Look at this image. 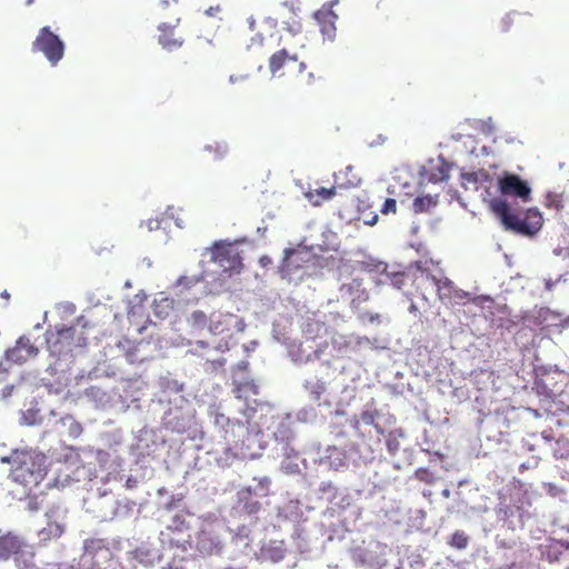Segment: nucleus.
I'll use <instances>...</instances> for the list:
<instances>
[{"mask_svg": "<svg viewBox=\"0 0 569 569\" xmlns=\"http://www.w3.org/2000/svg\"><path fill=\"white\" fill-rule=\"evenodd\" d=\"M259 262L262 267H267L268 264L271 263V258L268 257V256H262L260 259H259Z\"/></svg>", "mask_w": 569, "mask_h": 569, "instance_id": "35", "label": "nucleus"}, {"mask_svg": "<svg viewBox=\"0 0 569 569\" xmlns=\"http://www.w3.org/2000/svg\"><path fill=\"white\" fill-rule=\"evenodd\" d=\"M47 347L54 357H61L72 352L76 348L87 346V337L83 331L78 332L76 327L56 326L46 332Z\"/></svg>", "mask_w": 569, "mask_h": 569, "instance_id": "3", "label": "nucleus"}, {"mask_svg": "<svg viewBox=\"0 0 569 569\" xmlns=\"http://www.w3.org/2000/svg\"><path fill=\"white\" fill-rule=\"evenodd\" d=\"M565 257H569V248L567 249V253L565 254Z\"/></svg>", "mask_w": 569, "mask_h": 569, "instance_id": "45", "label": "nucleus"}, {"mask_svg": "<svg viewBox=\"0 0 569 569\" xmlns=\"http://www.w3.org/2000/svg\"><path fill=\"white\" fill-rule=\"evenodd\" d=\"M1 297L4 298V299H9L10 295L4 290L2 293H1Z\"/></svg>", "mask_w": 569, "mask_h": 569, "instance_id": "40", "label": "nucleus"}, {"mask_svg": "<svg viewBox=\"0 0 569 569\" xmlns=\"http://www.w3.org/2000/svg\"><path fill=\"white\" fill-rule=\"evenodd\" d=\"M208 151H213L217 158H222L228 152V146L226 143L216 142L214 144L207 147Z\"/></svg>", "mask_w": 569, "mask_h": 569, "instance_id": "30", "label": "nucleus"}, {"mask_svg": "<svg viewBox=\"0 0 569 569\" xmlns=\"http://www.w3.org/2000/svg\"><path fill=\"white\" fill-rule=\"evenodd\" d=\"M306 389L309 391L313 400L319 401L326 392V385L320 380L307 381Z\"/></svg>", "mask_w": 569, "mask_h": 569, "instance_id": "24", "label": "nucleus"}, {"mask_svg": "<svg viewBox=\"0 0 569 569\" xmlns=\"http://www.w3.org/2000/svg\"><path fill=\"white\" fill-rule=\"evenodd\" d=\"M22 419H23V423H26L28 426L34 425V422H36V412L31 411V410H28L26 413H23Z\"/></svg>", "mask_w": 569, "mask_h": 569, "instance_id": "33", "label": "nucleus"}, {"mask_svg": "<svg viewBox=\"0 0 569 569\" xmlns=\"http://www.w3.org/2000/svg\"><path fill=\"white\" fill-rule=\"evenodd\" d=\"M46 526L38 532L39 547H47L57 541L66 531V515L59 508H51L46 512Z\"/></svg>", "mask_w": 569, "mask_h": 569, "instance_id": "6", "label": "nucleus"}, {"mask_svg": "<svg viewBox=\"0 0 569 569\" xmlns=\"http://www.w3.org/2000/svg\"><path fill=\"white\" fill-rule=\"evenodd\" d=\"M252 492L253 490L251 487L242 488L239 491V499L243 501L242 509L249 516L258 513L261 509V503L251 499Z\"/></svg>", "mask_w": 569, "mask_h": 569, "instance_id": "18", "label": "nucleus"}, {"mask_svg": "<svg viewBox=\"0 0 569 569\" xmlns=\"http://www.w3.org/2000/svg\"><path fill=\"white\" fill-rule=\"evenodd\" d=\"M437 202V197H431L429 194L417 197L412 202V211L416 214L427 212L430 208L435 207Z\"/></svg>", "mask_w": 569, "mask_h": 569, "instance_id": "21", "label": "nucleus"}, {"mask_svg": "<svg viewBox=\"0 0 569 569\" xmlns=\"http://www.w3.org/2000/svg\"><path fill=\"white\" fill-rule=\"evenodd\" d=\"M397 211V202L395 199L392 198H388L386 199L382 208H381V212L383 214H388V213H396Z\"/></svg>", "mask_w": 569, "mask_h": 569, "instance_id": "31", "label": "nucleus"}, {"mask_svg": "<svg viewBox=\"0 0 569 569\" xmlns=\"http://www.w3.org/2000/svg\"><path fill=\"white\" fill-rule=\"evenodd\" d=\"M417 272L419 274L415 276V279L426 278L431 279L432 282L437 287V296L441 301H450L455 298H461L459 291L455 288L453 282L448 278L437 279L435 276L430 274L428 268L423 266L421 261L416 262Z\"/></svg>", "mask_w": 569, "mask_h": 569, "instance_id": "8", "label": "nucleus"}, {"mask_svg": "<svg viewBox=\"0 0 569 569\" xmlns=\"http://www.w3.org/2000/svg\"><path fill=\"white\" fill-rule=\"evenodd\" d=\"M497 188L502 196L519 198L523 202L531 199V188L516 173L502 172L497 180Z\"/></svg>", "mask_w": 569, "mask_h": 569, "instance_id": "7", "label": "nucleus"}, {"mask_svg": "<svg viewBox=\"0 0 569 569\" xmlns=\"http://www.w3.org/2000/svg\"><path fill=\"white\" fill-rule=\"evenodd\" d=\"M378 220V216L375 214L371 220H367L366 223L369 226H373Z\"/></svg>", "mask_w": 569, "mask_h": 569, "instance_id": "36", "label": "nucleus"}, {"mask_svg": "<svg viewBox=\"0 0 569 569\" xmlns=\"http://www.w3.org/2000/svg\"><path fill=\"white\" fill-rule=\"evenodd\" d=\"M101 550L109 552V548L106 546L104 540L98 538H90L84 540L86 553L94 557Z\"/></svg>", "mask_w": 569, "mask_h": 569, "instance_id": "23", "label": "nucleus"}, {"mask_svg": "<svg viewBox=\"0 0 569 569\" xmlns=\"http://www.w3.org/2000/svg\"><path fill=\"white\" fill-rule=\"evenodd\" d=\"M310 259L311 254L302 249H287L279 268L281 276L291 277L296 271L305 268Z\"/></svg>", "mask_w": 569, "mask_h": 569, "instance_id": "10", "label": "nucleus"}, {"mask_svg": "<svg viewBox=\"0 0 569 569\" xmlns=\"http://www.w3.org/2000/svg\"><path fill=\"white\" fill-rule=\"evenodd\" d=\"M32 51L43 53L48 61L56 66L63 58L64 44L49 27H43L32 42Z\"/></svg>", "mask_w": 569, "mask_h": 569, "instance_id": "5", "label": "nucleus"}, {"mask_svg": "<svg viewBox=\"0 0 569 569\" xmlns=\"http://www.w3.org/2000/svg\"><path fill=\"white\" fill-rule=\"evenodd\" d=\"M418 310L417 306L415 303H411L409 307L410 312H416Z\"/></svg>", "mask_w": 569, "mask_h": 569, "instance_id": "38", "label": "nucleus"}, {"mask_svg": "<svg viewBox=\"0 0 569 569\" xmlns=\"http://www.w3.org/2000/svg\"><path fill=\"white\" fill-rule=\"evenodd\" d=\"M218 365H219L220 367H221V366H223V365H224V360H219V361H218Z\"/></svg>", "mask_w": 569, "mask_h": 569, "instance_id": "41", "label": "nucleus"}, {"mask_svg": "<svg viewBox=\"0 0 569 569\" xmlns=\"http://www.w3.org/2000/svg\"><path fill=\"white\" fill-rule=\"evenodd\" d=\"M557 256L561 254V249L555 251Z\"/></svg>", "mask_w": 569, "mask_h": 569, "instance_id": "43", "label": "nucleus"}, {"mask_svg": "<svg viewBox=\"0 0 569 569\" xmlns=\"http://www.w3.org/2000/svg\"><path fill=\"white\" fill-rule=\"evenodd\" d=\"M198 345H200L201 347L206 346L204 341H198Z\"/></svg>", "mask_w": 569, "mask_h": 569, "instance_id": "42", "label": "nucleus"}, {"mask_svg": "<svg viewBox=\"0 0 569 569\" xmlns=\"http://www.w3.org/2000/svg\"><path fill=\"white\" fill-rule=\"evenodd\" d=\"M13 389H14V386L13 385H8L6 386L2 391H1V396L3 399L10 397L13 392Z\"/></svg>", "mask_w": 569, "mask_h": 569, "instance_id": "34", "label": "nucleus"}, {"mask_svg": "<svg viewBox=\"0 0 569 569\" xmlns=\"http://www.w3.org/2000/svg\"><path fill=\"white\" fill-rule=\"evenodd\" d=\"M450 167L447 162L442 161L436 167H432L428 173V181L439 183L449 179Z\"/></svg>", "mask_w": 569, "mask_h": 569, "instance_id": "20", "label": "nucleus"}, {"mask_svg": "<svg viewBox=\"0 0 569 569\" xmlns=\"http://www.w3.org/2000/svg\"><path fill=\"white\" fill-rule=\"evenodd\" d=\"M202 279H203L202 277H198V276H193V277L181 276L177 280V286L190 288V287L199 283L200 281H202Z\"/></svg>", "mask_w": 569, "mask_h": 569, "instance_id": "28", "label": "nucleus"}, {"mask_svg": "<svg viewBox=\"0 0 569 569\" xmlns=\"http://www.w3.org/2000/svg\"><path fill=\"white\" fill-rule=\"evenodd\" d=\"M19 549H21V542L17 537L11 535L0 537V560L16 556Z\"/></svg>", "mask_w": 569, "mask_h": 569, "instance_id": "15", "label": "nucleus"}, {"mask_svg": "<svg viewBox=\"0 0 569 569\" xmlns=\"http://www.w3.org/2000/svg\"><path fill=\"white\" fill-rule=\"evenodd\" d=\"M411 276L409 273H406V272H397V273H393L392 277H391V284L397 288V289H402V287L405 286L406 281L408 279H410Z\"/></svg>", "mask_w": 569, "mask_h": 569, "instance_id": "29", "label": "nucleus"}, {"mask_svg": "<svg viewBox=\"0 0 569 569\" xmlns=\"http://www.w3.org/2000/svg\"><path fill=\"white\" fill-rule=\"evenodd\" d=\"M269 69L273 76H283L284 72L280 73L282 69H287L289 72L302 73L306 70V63L299 62L297 56H290L286 49H281L270 57Z\"/></svg>", "mask_w": 569, "mask_h": 569, "instance_id": "9", "label": "nucleus"}, {"mask_svg": "<svg viewBox=\"0 0 569 569\" xmlns=\"http://www.w3.org/2000/svg\"><path fill=\"white\" fill-rule=\"evenodd\" d=\"M493 184V179L490 174L481 169L473 172L461 173V186L468 189L470 186L475 190L481 188L486 189L489 200V208L493 214L500 219L502 226L507 230H511L518 234L532 237L535 236L543 224V218L541 212L536 208H530L525 212H520L507 202L501 197H492L489 192V188Z\"/></svg>", "mask_w": 569, "mask_h": 569, "instance_id": "1", "label": "nucleus"}, {"mask_svg": "<svg viewBox=\"0 0 569 569\" xmlns=\"http://www.w3.org/2000/svg\"><path fill=\"white\" fill-rule=\"evenodd\" d=\"M336 186L331 188L321 187L307 191L305 196L313 206H320L323 201L330 200L336 196Z\"/></svg>", "mask_w": 569, "mask_h": 569, "instance_id": "16", "label": "nucleus"}, {"mask_svg": "<svg viewBox=\"0 0 569 569\" xmlns=\"http://www.w3.org/2000/svg\"><path fill=\"white\" fill-rule=\"evenodd\" d=\"M335 182L339 188H356L361 183V177L358 170L349 164L335 174Z\"/></svg>", "mask_w": 569, "mask_h": 569, "instance_id": "13", "label": "nucleus"}, {"mask_svg": "<svg viewBox=\"0 0 569 569\" xmlns=\"http://www.w3.org/2000/svg\"><path fill=\"white\" fill-rule=\"evenodd\" d=\"M211 261L229 276L238 274L243 269L242 257L233 242L216 241L210 248Z\"/></svg>", "mask_w": 569, "mask_h": 569, "instance_id": "4", "label": "nucleus"}, {"mask_svg": "<svg viewBox=\"0 0 569 569\" xmlns=\"http://www.w3.org/2000/svg\"><path fill=\"white\" fill-rule=\"evenodd\" d=\"M230 81L231 82H234L236 81V78L233 76L230 77Z\"/></svg>", "mask_w": 569, "mask_h": 569, "instance_id": "44", "label": "nucleus"}, {"mask_svg": "<svg viewBox=\"0 0 569 569\" xmlns=\"http://www.w3.org/2000/svg\"><path fill=\"white\" fill-rule=\"evenodd\" d=\"M73 427H74V428H73V432H74V435H79V433L81 432V430H82V429H81V426H80L79 423H74V426H73Z\"/></svg>", "mask_w": 569, "mask_h": 569, "instance_id": "37", "label": "nucleus"}, {"mask_svg": "<svg viewBox=\"0 0 569 569\" xmlns=\"http://www.w3.org/2000/svg\"><path fill=\"white\" fill-rule=\"evenodd\" d=\"M569 569V568H568Z\"/></svg>", "mask_w": 569, "mask_h": 569, "instance_id": "46", "label": "nucleus"}, {"mask_svg": "<svg viewBox=\"0 0 569 569\" xmlns=\"http://www.w3.org/2000/svg\"><path fill=\"white\" fill-rule=\"evenodd\" d=\"M543 204L549 209L559 211L562 208V200L559 194L549 192L545 197Z\"/></svg>", "mask_w": 569, "mask_h": 569, "instance_id": "27", "label": "nucleus"}, {"mask_svg": "<svg viewBox=\"0 0 569 569\" xmlns=\"http://www.w3.org/2000/svg\"><path fill=\"white\" fill-rule=\"evenodd\" d=\"M230 315L212 313L209 320V331L212 335H221L229 330Z\"/></svg>", "mask_w": 569, "mask_h": 569, "instance_id": "19", "label": "nucleus"}, {"mask_svg": "<svg viewBox=\"0 0 569 569\" xmlns=\"http://www.w3.org/2000/svg\"><path fill=\"white\" fill-rule=\"evenodd\" d=\"M469 543V537L462 530H457L451 535L449 545L456 549H466Z\"/></svg>", "mask_w": 569, "mask_h": 569, "instance_id": "26", "label": "nucleus"}, {"mask_svg": "<svg viewBox=\"0 0 569 569\" xmlns=\"http://www.w3.org/2000/svg\"><path fill=\"white\" fill-rule=\"evenodd\" d=\"M233 392L238 399L243 400L246 405L249 407L250 397L258 395L259 387L252 380L243 381L236 385Z\"/></svg>", "mask_w": 569, "mask_h": 569, "instance_id": "17", "label": "nucleus"}, {"mask_svg": "<svg viewBox=\"0 0 569 569\" xmlns=\"http://www.w3.org/2000/svg\"><path fill=\"white\" fill-rule=\"evenodd\" d=\"M38 348L27 337H20L13 348L6 351V358L16 363H22L29 358L37 356Z\"/></svg>", "mask_w": 569, "mask_h": 569, "instance_id": "11", "label": "nucleus"}, {"mask_svg": "<svg viewBox=\"0 0 569 569\" xmlns=\"http://www.w3.org/2000/svg\"><path fill=\"white\" fill-rule=\"evenodd\" d=\"M2 462L12 465L13 480L24 487L38 486L46 476V456L34 450H14Z\"/></svg>", "mask_w": 569, "mask_h": 569, "instance_id": "2", "label": "nucleus"}, {"mask_svg": "<svg viewBox=\"0 0 569 569\" xmlns=\"http://www.w3.org/2000/svg\"><path fill=\"white\" fill-rule=\"evenodd\" d=\"M189 323L191 328L196 330H202L208 325V317L207 315L201 310H196L190 315Z\"/></svg>", "mask_w": 569, "mask_h": 569, "instance_id": "25", "label": "nucleus"}, {"mask_svg": "<svg viewBox=\"0 0 569 569\" xmlns=\"http://www.w3.org/2000/svg\"><path fill=\"white\" fill-rule=\"evenodd\" d=\"M14 561L19 569H39L34 563L33 553L21 551V549L16 553Z\"/></svg>", "mask_w": 569, "mask_h": 569, "instance_id": "22", "label": "nucleus"}, {"mask_svg": "<svg viewBox=\"0 0 569 569\" xmlns=\"http://www.w3.org/2000/svg\"><path fill=\"white\" fill-rule=\"evenodd\" d=\"M159 30H160V36H159V43L166 49V50H169V51H172L177 48H180L183 43V40L181 38H177L174 36V30L173 28L167 26V24H162V26H159Z\"/></svg>", "mask_w": 569, "mask_h": 569, "instance_id": "14", "label": "nucleus"}, {"mask_svg": "<svg viewBox=\"0 0 569 569\" xmlns=\"http://www.w3.org/2000/svg\"><path fill=\"white\" fill-rule=\"evenodd\" d=\"M254 480L258 481V485H259L260 489L266 490L264 495H268V489H269V487L271 485L270 478L262 477V478H259V479L254 478Z\"/></svg>", "mask_w": 569, "mask_h": 569, "instance_id": "32", "label": "nucleus"}, {"mask_svg": "<svg viewBox=\"0 0 569 569\" xmlns=\"http://www.w3.org/2000/svg\"><path fill=\"white\" fill-rule=\"evenodd\" d=\"M313 17L320 27L321 33L332 38L336 32V20L338 18L333 10L329 7H322L315 12Z\"/></svg>", "mask_w": 569, "mask_h": 569, "instance_id": "12", "label": "nucleus"}, {"mask_svg": "<svg viewBox=\"0 0 569 569\" xmlns=\"http://www.w3.org/2000/svg\"><path fill=\"white\" fill-rule=\"evenodd\" d=\"M388 448H389V451H391V452H392V451H395V450H396L397 445L395 446V445H392V443L389 441V442H388Z\"/></svg>", "mask_w": 569, "mask_h": 569, "instance_id": "39", "label": "nucleus"}]
</instances>
